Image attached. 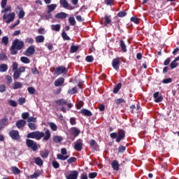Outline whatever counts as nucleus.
<instances>
[{
  "mask_svg": "<svg viewBox=\"0 0 179 179\" xmlns=\"http://www.w3.org/2000/svg\"><path fill=\"white\" fill-rule=\"evenodd\" d=\"M28 139H36V141H40L41 138H43V141H48L51 138V132L50 130H47L45 133L40 131H36L29 133L27 135Z\"/></svg>",
  "mask_w": 179,
  "mask_h": 179,
  "instance_id": "obj_1",
  "label": "nucleus"
},
{
  "mask_svg": "<svg viewBox=\"0 0 179 179\" xmlns=\"http://www.w3.org/2000/svg\"><path fill=\"white\" fill-rule=\"evenodd\" d=\"M11 66H12L13 72L14 73H13L14 80H17V79H19V78H20V76H22V73H23L24 72H26V67L24 66H21L19 68V64L16 62H13V64Z\"/></svg>",
  "mask_w": 179,
  "mask_h": 179,
  "instance_id": "obj_2",
  "label": "nucleus"
},
{
  "mask_svg": "<svg viewBox=\"0 0 179 179\" xmlns=\"http://www.w3.org/2000/svg\"><path fill=\"white\" fill-rule=\"evenodd\" d=\"M24 47V42L19 39H15L12 43L10 51L12 55H16L17 51H20Z\"/></svg>",
  "mask_w": 179,
  "mask_h": 179,
  "instance_id": "obj_3",
  "label": "nucleus"
},
{
  "mask_svg": "<svg viewBox=\"0 0 179 179\" xmlns=\"http://www.w3.org/2000/svg\"><path fill=\"white\" fill-rule=\"evenodd\" d=\"M26 145H27V148H30V149H31V150H33V152H36L38 149V147L37 146V143H36L33 140L27 139Z\"/></svg>",
  "mask_w": 179,
  "mask_h": 179,
  "instance_id": "obj_4",
  "label": "nucleus"
},
{
  "mask_svg": "<svg viewBox=\"0 0 179 179\" xmlns=\"http://www.w3.org/2000/svg\"><path fill=\"white\" fill-rule=\"evenodd\" d=\"M61 153L58 154L57 155V159L58 160H67V159H69V157L66 155H68V151L66 150V148H62L61 149Z\"/></svg>",
  "mask_w": 179,
  "mask_h": 179,
  "instance_id": "obj_5",
  "label": "nucleus"
},
{
  "mask_svg": "<svg viewBox=\"0 0 179 179\" xmlns=\"http://www.w3.org/2000/svg\"><path fill=\"white\" fill-rule=\"evenodd\" d=\"M9 136L13 139V141H19L20 140V134L17 130H10L8 132Z\"/></svg>",
  "mask_w": 179,
  "mask_h": 179,
  "instance_id": "obj_6",
  "label": "nucleus"
},
{
  "mask_svg": "<svg viewBox=\"0 0 179 179\" xmlns=\"http://www.w3.org/2000/svg\"><path fill=\"white\" fill-rule=\"evenodd\" d=\"M16 14H15V13H11L10 14H6L4 13L3 15V20H6V19H8L6 22V23H10V22H13V20H15V16Z\"/></svg>",
  "mask_w": 179,
  "mask_h": 179,
  "instance_id": "obj_7",
  "label": "nucleus"
},
{
  "mask_svg": "<svg viewBox=\"0 0 179 179\" xmlns=\"http://www.w3.org/2000/svg\"><path fill=\"white\" fill-rule=\"evenodd\" d=\"M74 149L77 150V152H81L82 149H83V140L81 138L78 139L75 142Z\"/></svg>",
  "mask_w": 179,
  "mask_h": 179,
  "instance_id": "obj_8",
  "label": "nucleus"
},
{
  "mask_svg": "<svg viewBox=\"0 0 179 179\" xmlns=\"http://www.w3.org/2000/svg\"><path fill=\"white\" fill-rule=\"evenodd\" d=\"M62 73H68V69L65 66H60L55 69V75H62Z\"/></svg>",
  "mask_w": 179,
  "mask_h": 179,
  "instance_id": "obj_9",
  "label": "nucleus"
},
{
  "mask_svg": "<svg viewBox=\"0 0 179 179\" xmlns=\"http://www.w3.org/2000/svg\"><path fill=\"white\" fill-rule=\"evenodd\" d=\"M117 137L116 138V142L117 143H120V142H121V141H122V139H124V138H125V131L122 129H119L117 130Z\"/></svg>",
  "mask_w": 179,
  "mask_h": 179,
  "instance_id": "obj_10",
  "label": "nucleus"
},
{
  "mask_svg": "<svg viewBox=\"0 0 179 179\" xmlns=\"http://www.w3.org/2000/svg\"><path fill=\"white\" fill-rule=\"evenodd\" d=\"M120 64L121 62L120 60V57H116L115 59H113L112 61V66L113 69H115V71H118V69H120Z\"/></svg>",
  "mask_w": 179,
  "mask_h": 179,
  "instance_id": "obj_11",
  "label": "nucleus"
},
{
  "mask_svg": "<svg viewBox=\"0 0 179 179\" xmlns=\"http://www.w3.org/2000/svg\"><path fill=\"white\" fill-rule=\"evenodd\" d=\"M153 97L155 99V103H162L163 101V96L160 95V92H156L153 94Z\"/></svg>",
  "mask_w": 179,
  "mask_h": 179,
  "instance_id": "obj_12",
  "label": "nucleus"
},
{
  "mask_svg": "<svg viewBox=\"0 0 179 179\" xmlns=\"http://www.w3.org/2000/svg\"><path fill=\"white\" fill-rule=\"evenodd\" d=\"M79 172L78 171H72L69 175L66 176V179H78Z\"/></svg>",
  "mask_w": 179,
  "mask_h": 179,
  "instance_id": "obj_13",
  "label": "nucleus"
},
{
  "mask_svg": "<svg viewBox=\"0 0 179 179\" xmlns=\"http://www.w3.org/2000/svg\"><path fill=\"white\" fill-rule=\"evenodd\" d=\"M48 8V10H47V13L48 15H49V17H52V15L50 13H51L52 12H54V10H55V9H57V4H50L47 6Z\"/></svg>",
  "mask_w": 179,
  "mask_h": 179,
  "instance_id": "obj_14",
  "label": "nucleus"
},
{
  "mask_svg": "<svg viewBox=\"0 0 179 179\" xmlns=\"http://www.w3.org/2000/svg\"><path fill=\"white\" fill-rule=\"evenodd\" d=\"M36 52V48L34 46L31 45L29 46L26 50L24 55L27 57H30V55H33Z\"/></svg>",
  "mask_w": 179,
  "mask_h": 179,
  "instance_id": "obj_15",
  "label": "nucleus"
},
{
  "mask_svg": "<svg viewBox=\"0 0 179 179\" xmlns=\"http://www.w3.org/2000/svg\"><path fill=\"white\" fill-rule=\"evenodd\" d=\"M15 125L18 129H23L26 125V121L24 120H17L15 123Z\"/></svg>",
  "mask_w": 179,
  "mask_h": 179,
  "instance_id": "obj_16",
  "label": "nucleus"
},
{
  "mask_svg": "<svg viewBox=\"0 0 179 179\" xmlns=\"http://www.w3.org/2000/svg\"><path fill=\"white\" fill-rule=\"evenodd\" d=\"M71 134L74 136V138H76L79 136L80 134V130L78 127H72L71 129Z\"/></svg>",
  "mask_w": 179,
  "mask_h": 179,
  "instance_id": "obj_17",
  "label": "nucleus"
},
{
  "mask_svg": "<svg viewBox=\"0 0 179 179\" xmlns=\"http://www.w3.org/2000/svg\"><path fill=\"white\" fill-rule=\"evenodd\" d=\"M79 114H82L83 115H85V117H92V115H93V113H92V111L86 108L82 109L79 112Z\"/></svg>",
  "mask_w": 179,
  "mask_h": 179,
  "instance_id": "obj_18",
  "label": "nucleus"
},
{
  "mask_svg": "<svg viewBox=\"0 0 179 179\" xmlns=\"http://www.w3.org/2000/svg\"><path fill=\"white\" fill-rule=\"evenodd\" d=\"M65 82V78L63 77L59 78L57 80L55 81V86L58 87L59 86H62Z\"/></svg>",
  "mask_w": 179,
  "mask_h": 179,
  "instance_id": "obj_19",
  "label": "nucleus"
},
{
  "mask_svg": "<svg viewBox=\"0 0 179 179\" xmlns=\"http://www.w3.org/2000/svg\"><path fill=\"white\" fill-rule=\"evenodd\" d=\"M90 146H91V148L94 150H99V144H97L95 139L90 140Z\"/></svg>",
  "mask_w": 179,
  "mask_h": 179,
  "instance_id": "obj_20",
  "label": "nucleus"
},
{
  "mask_svg": "<svg viewBox=\"0 0 179 179\" xmlns=\"http://www.w3.org/2000/svg\"><path fill=\"white\" fill-rule=\"evenodd\" d=\"M104 26L107 27L108 26V24H110V26H111V15H105L104 16Z\"/></svg>",
  "mask_w": 179,
  "mask_h": 179,
  "instance_id": "obj_21",
  "label": "nucleus"
},
{
  "mask_svg": "<svg viewBox=\"0 0 179 179\" xmlns=\"http://www.w3.org/2000/svg\"><path fill=\"white\" fill-rule=\"evenodd\" d=\"M111 166H112V169H113L115 171H118V170H120V164L118 163V161H117V160H113V161L112 162Z\"/></svg>",
  "mask_w": 179,
  "mask_h": 179,
  "instance_id": "obj_22",
  "label": "nucleus"
},
{
  "mask_svg": "<svg viewBox=\"0 0 179 179\" xmlns=\"http://www.w3.org/2000/svg\"><path fill=\"white\" fill-rule=\"evenodd\" d=\"M34 160L35 164H36L39 167H41L43 164H44V162H43V159H41L40 157L34 158Z\"/></svg>",
  "mask_w": 179,
  "mask_h": 179,
  "instance_id": "obj_23",
  "label": "nucleus"
},
{
  "mask_svg": "<svg viewBox=\"0 0 179 179\" xmlns=\"http://www.w3.org/2000/svg\"><path fill=\"white\" fill-rule=\"evenodd\" d=\"M62 141H64V138H62V136H54L52 137V141L55 143H61V142H62Z\"/></svg>",
  "mask_w": 179,
  "mask_h": 179,
  "instance_id": "obj_24",
  "label": "nucleus"
},
{
  "mask_svg": "<svg viewBox=\"0 0 179 179\" xmlns=\"http://www.w3.org/2000/svg\"><path fill=\"white\" fill-rule=\"evenodd\" d=\"M66 13L64 12H60L55 15V17L56 19H66Z\"/></svg>",
  "mask_w": 179,
  "mask_h": 179,
  "instance_id": "obj_25",
  "label": "nucleus"
},
{
  "mask_svg": "<svg viewBox=\"0 0 179 179\" xmlns=\"http://www.w3.org/2000/svg\"><path fill=\"white\" fill-rule=\"evenodd\" d=\"M57 106H66L67 101L64 99H59L55 101Z\"/></svg>",
  "mask_w": 179,
  "mask_h": 179,
  "instance_id": "obj_26",
  "label": "nucleus"
},
{
  "mask_svg": "<svg viewBox=\"0 0 179 179\" xmlns=\"http://www.w3.org/2000/svg\"><path fill=\"white\" fill-rule=\"evenodd\" d=\"M122 87V83H117L113 88V93L115 94H117V93H118L120 92V90H121V87Z\"/></svg>",
  "mask_w": 179,
  "mask_h": 179,
  "instance_id": "obj_27",
  "label": "nucleus"
},
{
  "mask_svg": "<svg viewBox=\"0 0 179 179\" xmlns=\"http://www.w3.org/2000/svg\"><path fill=\"white\" fill-rule=\"evenodd\" d=\"M44 40H45V38L42 35H38L35 37L36 43H44Z\"/></svg>",
  "mask_w": 179,
  "mask_h": 179,
  "instance_id": "obj_28",
  "label": "nucleus"
},
{
  "mask_svg": "<svg viewBox=\"0 0 179 179\" xmlns=\"http://www.w3.org/2000/svg\"><path fill=\"white\" fill-rule=\"evenodd\" d=\"M120 45L123 52H127V51H128L127 50V45H125V42L124 41V40L122 39L120 40Z\"/></svg>",
  "mask_w": 179,
  "mask_h": 179,
  "instance_id": "obj_29",
  "label": "nucleus"
},
{
  "mask_svg": "<svg viewBox=\"0 0 179 179\" xmlns=\"http://www.w3.org/2000/svg\"><path fill=\"white\" fill-rule=\"evenodd\" d=\"M51 29L53 31H59L61 30V24H52L51 26Z\"/></svg>",
  "mask_w": 179,
  "mask_h": 179,
  "instance_id": "obj_30",
  "label": "nucleus"
},
{
  "mask_svg": "<svg viewBox=\"0 0 179 179\" xmlns=\"http://www.w3.org/2000/svg\"><path fill=\"white\" fill-rule=\"evenodd\" d=\"M22 87H23V85L19 82H15L13 86V89L14 90H17V89H22Z\"/></svg>",
  "mask_w": 179,
  "mask_h": 179,
  "instance_id": "obj_31",
  "label": "nucleus"
},
{
  "mask_svg": "<svg viewBox=\"0 0 179 179\" xmlns=\"http://www.w3.org/2000/svg\"><path fill=\"white\" fill-rule=\"evenodd\" d=\"M11 171L13 174H15V175L20 174V169H19V168L16 166H12Z\"/></svg>",
  "mask_w": 179,
  "mask_h": 179,
  "instance_id": "obj_32",
  "label": "nucleus"
},
{
  "mask_svg": "<svg viewBox=\"0 0 179 179\" xmlns=\"http://www.w3.org/2000/svg\"><path fill=\"white\" fill-rule=\"evenodd\" d=\"M8 71V64H1L0 65V72H6Z\"/></svg>",
  "mask_w": 179,
  "mask_h": 179,
  "instance_id": "obj_33",
  "label": "nucleus"
},
{
  "mask_svg": "<svg viewBox=\"0 0 179 179\" xmlns=\"http://www.w3.org/2000/svg\"><path fill=\"white\" fill-rule=\"evenodd\" d=\"M78 92V88L76 87H74L71 89L68 90L67 93L69 94H75Z\"/></svg>",
  "mask_w": 179,
  "mask_h": 179,
  "instance_id": "obj_34",
  "label": "nucleus"
},
{
  "mask_svg": "<svg viewBox=\"0 0 179 179\" xmlns=\"http://www.w3.org/2000/svg\"><path fill=\"white\" fill-rule=\"evenodd\" d=\"M59 3L62 6H63L65 9H66V8H68L69 6V3L68 1L66 0H60Z\"/></svg>",
  "mask_w": 179,
  "mask_h": 179,
  "instance_id": "obj_35",
  "label": "nucleus"
},
{
  "mask_svg": "<svg viewBox=\"0 0 179 179\" xmlns=\"http://www.w3.org/2000/svg\"><path fill=\"white\" fill-rule=\"evenodd\" d=\"M78 50H79V46L71 45L70 48V52H71V54H73V53L76 52V51H78Z\"/></svg>",
  "mask_w": 179,
  "mask_h": 179,
  "instance_id": "obj_36",
  "label": "nucleus"
},
{
  "mask_svg": "<svg viewBox=\"0 0 179 179\" xmlns=\"http://www.w3.org/2000/svg\"><path fill=\"white\" fill-rule=\"evenodd\" d=\"M20 61L23 64H30V59H29L27 57H21Z\"/></svg>",
  "mask_w": 179,
  "mask_h": 179,
  "instance_id": "obj_37",
  "label": "nucleus"
},
{
  "mask_svg": "<svg viewBox=\"0 0 179 179\" xmlns=\"http://www.w3.org/2000/svg\"><path fill=\"white\" fill-rule=\"evenodd\" d=\"M41 174V173H40V171H35L34 173V174H32L29 176V178H37L40 177Z\"/></svg>",
  "mask_w": 179,
  "mask_h": 179,
  "instance_id": "obj_38",
  "label": "nucleus"
},
{
  "mask_svg": "<svg viewBox=\"0 0 179 179\" xmlns=\"http://www.w3.org/2000/svg\"><path fill=\"white\" fill-rule=\"evenodd\" d=\"M28 127L29 129H31V131H36V129H37V126L36 125L35 123H33V122L29 123Z\"/></svg>",
  "mask_w": 179,
  "mask_h": 179,
  "instance_id": "obj_39",
  "label": "nucleus"
},
{
  "mask_svg": "<svg viewBox=\"0 0 179 179\" xmlns=\"http://www.w3.org/2000/svg\"><path fill=\"white\" fill-rule=\"evenodd\" d=\"M1 41L4 45H6L9 43V37L8 36H3L1 38Z\"/></svg>",
  "mask_w": 179,
  "mask_h": 179,
  "instance_id": "obj_40",
  "label": "nucleus"
},
{
  "mask_svg": "<svg viewBox=\"0 0 179 179\" xmlns=\"http://www.w3.org/2000/svg\"><path fill=\"white\" fill-rule=\"evenodd\" d=\"M6 83L8 85V86H10V85H12V77L10 76H6Z\"/></svg>",
  "mask_w": 179,
  "mask_h": 179,
  "instance_id": "obj_41",
  "label": "nucleus"
},
{
  "mask_svg": "<svg viewBox=\"0 0 179 179\" xmlns=\"http://www.w3.org/2000/svg\"><path fill=\"white\" fill-rule=\"evenodd\" d=\"M69 23H70V24L71 26H75V24H76V20H75V17H70L69 18Z\"/></svg>",
  "mask_w": 179,
  "mask_h": 179,
  "instance_id": "obj_42",
  "label": "nucleus"
},
{
  "mask_svg": "<svg viewBox=\"0 0 179 179\" xmlns=\"http://www.w3.org/2000/svg\"><path fill=\"white\" fill-rule=\"evenodd\" d=\"M85 103L83 101H78V103H76V108L77 110H80L81 107L84 106Z\"/></svg>",
  "mask_w": 179,
  "mask_h": 179,
  "instance_id": "obj_43",
  "label": "nucleus"
},
{
  "mask_svg": "<svg viewBox=\"0 0 179 179\" xmlns=\"http://www.w3.org/2000/svg\"><path fill=\"white\" fill-rule=\"evenodd\" d=\"M62 37L63 40H67V41L71 40V38L68 36V34H66V32H65V31H64L62 33Z\"/></svg>",
  "mask_w": 179,
  "mask_h": 179,
  "instance_id": "obj_44",
  "label": "nucleus"
},
{
  "mask_svg": "<svg viewBox=\"0 0 179 179\" xmlns=\"http://www.w3.org/2000/svg\"><path fill=\"white\" fill-rule=\"evenodd\" d=\"M49 126L51 128L52 131H57V129H58L57 124H55L54 122H50Z\"/></svg>",
  "mask_w": 179,
  "mask_h": 179,
  "instance_id": "obj_45",
  "label": "nucleus"
},
{
  "mask_svg": "<svg viewBox=\"0 0 179 179\" xmlns=\"http://www.w3.org/2000/svg\"><path fill=\"white\" fill-rule=\"evenodd\" d=\"M8 56L5 53L0 54V61H8Z\"/></svg>",
  "mask_w": 179,
  "mask_h": 179,
  "instance_id": "obj_46",
  "label": "nucleus"
},
{
  "mask_svg": "<svg viewBox=\"0 0 179 179\" xmlns=\"http://www.w3.org/2000/svg\"><path fill=\"white\" fill-rule=\"evenodd\" d=\"M178 66V63L177 62H175L174 60L171 63L170 68L171 69H174Z\"/></svg>",
  "mask_w": 179,
  "mask_h": 179,
  "instance_id": "obj_47",
  "label": "nucleus"
},
{
  "mask_svg": "<svg viewBox=\"0 0 179 179\" xmlns=\"http://www.w3.org/2000/svg\"><path fill=\"white\" fill-rule=\"evenodd\" d=\"M28 92L29 93V94H36V89H34V87H29L27 89Z\"/></svg>",
  "mask_w": 179,
  "mask_h": 179,
  "instance_id": "obj_48",
  "label": "nucleus"
},
{
  "mask_svg": "<svg viewBox=\"0 0 179 179\" xmlns=\"http://www.w3.org/2000/svg\"><path fill=\"white\" fill-rule=\"evenodd\" d=\"M76 162V157H71L67 160L68 164H72V163H75Z\"/></svg>",
  "mask_w": 179,
  "mask_h": 179,
  "instance_id": "obj_49",
  "label": "nucleus"
},
{
  "mask_svg": "<svg viewBox=\"0 0 179 179\" xmlns=\"http://www.w3.org/2000/svg\"><path fill=\"white\" fill-rule=\"evenodd\" d=\"M130 20L131 22H133V23H135L136 24H139V18L136 17H131Z\"/></svg>",
  "mask_w": 179,
  "mask_h": 179,
  "instance_id": "obj_50",
  "label": "nucleus"
},
{
  "mask_svg": "<svg viewBox=\"0 0 179 179\" xmlns=\"http://www.w3.org/2000/svg\"><path fill=\"white\" fill-rule=\"evenodd\" d=\"M85 61L87 62H93V61H94V58H93V56L92 55H88L85 57Z\"/></svg>",
  "mask_w": 179,
  "mask_h": 179,
  "instance_id": "obj_51",
  "label": "nucleus"
},
{
  "mask_svg": "<svg viewBox=\"0 0 179 179\" xmlns=\"http://www.w3.org/2000/svg\"><path fill=\"white\" fill-rule=\"evenodd\" d=\"M30 114L29 112H25L22 113V118L24 120H28Z\"/></svg>",
  "mask_w": 179,
  "mask_h": 179,
  "instance_id": "obj_52",
  "label": "nucleus"
},
{
  "mask_svg": "<svg viewBox=\"0 0 179 179\" xmlns=\"http://www.w3.org/2000/svg\"><path fill=\"white\" fill-rule=\"evenodd\" d=\"M115 104L117 106H119V104H121V103H125V99L120 98V99H117L115 101Z\"/></svg>",
  "mask_w": 179,
  "mask_h": 179,
  "instance_id": "obj_53",
  "label": "nucleus"
},
{
  "mask_svg": "<svg viewBox=\"0 0 179 179\" xmlns=\"http://www.w3.org/2000/svg\"><path fill=\"white\" fill-rule=\"evenodd\" d=\"M125 150H127V147L122 146V145L119 146V148H118L119 153H124Z\"/></svg>",
  "mask_w": 179,
  "mask_h": 179,
  "instance_id": "obj_54",
  "label": "nucleus"
},
{
  "mask_svg": "<svg viewBox=\"0 0 179 179\" xmlns=\"http://www.w3.org/2000/svg\"><path fill=\"white\" fill-rule=\"evenodd\" d=\"M24 103H26V99L21 97L18 99V104H20V106H23V104H24Z\"/></svg>",
  "mask_w": 179,
  "mask_h": 179,
  "instance_id": "obj_55",
  "label": "nucleus"
},
{
  "mask_svg": "<svg viewBox=\"0 0 179 179\" xmlns=\"http://www.w3.org/2000/svg\"><path fill=\"white\" fill-rule=\"evenodd\" d=\"M52 166L54 169H59V163L57 161H53L52 162Z\"/></svg>",
  "mask_w": 179,
  "mask_h": 179,
  "instance_id": "obj_56",
  "label": "nucleus"
},
{
  "mask_svg": "<svg viewBox=\"0 0 179 179\" xmlns=\"http://www.w3.org/2000/svg\"><path fill=\"white\" fill-rule=\"evenodd\" d=\"M24 15H25L24 10H20L18 13L19 19H23V17H24Z\"/></svg>",
  "mask_w": 179,
  "mask_h": 179,
  "instance_id": "obj_57",
  "label": "nucleus"
},
{
  "mask_svg": "<svg viewBox=\"0 0 179 179\" xmlns=\"http://www.w3.org/2000/svg\"><path fill=\"white\" fill-rule=\"evenodd\" d=\"M172 82H173V80L170 78L164 79L162 80V83H164V85H167V83H171Z\"/></svg>",
  "mask_w": 179,
  "mask_h": 179,
  "instance_id": "obj_58",
  "label": "nucleus"
},
{
  "mask_svg": "<svg viewBox=\"0 0 179 179\" xmlns=\"http://www.w3.org/2000/svg\"><path fill=\"white\" fill-rule=\"evenodd\" d=\"M118 17H125L127 16V12L125 11H120L117 13Z\"/></svg>",
  "mask_w": 179,
  "mask_h": 179,
  "instance_id": "obj_59",
  "label": "nucleus"
},
{
  "mask_svg": "<svg viewBox=\"0 0 179 179\" xmlns=\"http://www.w3.org/2000/svg\"><path fill=\"white\" fill-rule=\"evenodd\" d=\"M8 104H10L11 106V107H17V102H16L12 99L8 101Z\"/></svg>",
  "mask_w": 179,
  "mask_h": 179,
  "instance_id": "obj_60",
  "label": "nucleus"
},
{
  "mask_svg": "<svg viewBox=\"0 0 179 179\" xmlns=\"http://www.w3.org/2000/svg\"><path fill=\"white\" fill-rule=\"evenodd\" d=\"M37 121V118L34 117H29L27 119V122H36Z\"/></svg>",
  "mask_w": 179,
  "mask_h": 179,
  "instance_id": "obj_61",
  "label": "nucleus"
},
{
  "mask_svg": "<svg viewBox=\"0 0 179 179\" xmlns=\"http://www.w3.org/2000/svg\"><path fill=\"white\" fill-rule=\"evenodd\" d=\"M96 177H97V173L92 172L89 173V178L93 179V178H96Z\"/></svg>",
  "mask_w": 179,
  "mask_h": 179,
  "instance_id": "obj_62",
  "label": "nucleus"
},
{
  "mask_svg": "<svg viewBox=\"0 0 179 179\" xmlns=\"http://www.w3.org/2000/svg\"><path fill=\"white\" fill-rule=\"evenodd\" d=\"M25 43L27 44H33V43H34V39H33V38H27L25 40Z\"/></svg>",
  "mask_w": 179,
  "mask_h": 179,
  "instance_id": "obj_63",
  "label": "nucleus"
},
{
  "mask_svg": "<svg viewBox=\"0 0 179 179\" xmlns=\"http://www.w3.org/2000/svg\"><path fill=\"white\" fill-rule=\"evenodd\" d=\"M80 179H88L87 173H86V172L82 173L80 176Z\"/></svg>",
  "mask_w": 179,
  "mask_h": 179,
  "instance_id": "obj_64",
  "label": "nucleus"
}]
</instances>
